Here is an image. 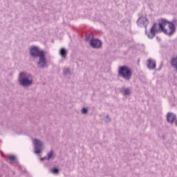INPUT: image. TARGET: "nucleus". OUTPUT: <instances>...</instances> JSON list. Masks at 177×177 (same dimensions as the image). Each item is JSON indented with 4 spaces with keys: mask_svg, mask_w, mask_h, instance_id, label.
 <instances>
[{
    "mask_svg": "<svg viewBox=\"0 0 177 177\" xmlns=\"http://www.w3.org/2000/svg\"><path fill=\"white\" fill-rule=\"evenodd\" d=\"M176 22H169L165 19H161L158 24L159 28L166 35H172L175 32ZM157 24H154L150 30V35H148L149 38H153L157 32Z\"/></svg>",
    "mask_w": 177,
    "mask_h": 177,
    "instance_id": "obj_1",
    "label": "nucleus"
},
{
    "mask_svg": "<svg viewBox=\"0 0 177 177\" xmlns=\"http://www.w3.org/2000/svg\"><path fill=\"white\" fill-rule=\"evenodd\" d=\"M31 56L39 57L38 64L39 67H45L46 66V59H45V53L42 50H39L37 47H32L30 49Z\"/></svg>",
    "mask_w": 177,
    "mask_h": 177,
    "instance_id": "obj_2",
    "label": "nucleus"
},
{
    "mask_svg": "<svg viewBox=\"0 0 177 177\" xmlns=\"http://www.w3.org/2000/svg\"><path fill=\"white\" fill-rule=\"evenodd\" d=\"M118 74L120 77L124 78V80H131V77H132V72L127 66L119 67Z\"/></svg>",
    "mask_w": 177,
    "mask_h": 177,
    "instance_id": "obj_3",
    "label": "nucleus"
},
{
    "mask_svg": "<svg viewBox=\"0 0 177 177\" xmlns=\"http://www.w3.org/2000/svg\"><path fill=\"white\" fill-rule=\"evenodd\" d=\"M19 82L23 86H28L32 84V79L31 76H27L24 73H20Z\"/></svg>",
    "mask_w": 177,
    "mask_h": 177,
    "instance_id": "obj_4",
    "label": "nucleus"
},
{
    "mask_svg": "<svg viewBox=\"0 0 177 177\" xmlns=\"http://www.w3.org/2000/svg\"><path fill=\"white\" fill-rule=\"evenodd\" d=\"M33 142L35 143V153H36V154H39V153L42 151V142L37 139L34 140Z\"/></svg>",
    "mask_w": 177,
    "mask_h": 177,
    "instance_id": "obj_5",
    "label": "nucleus"
},
{
    "mask_svg": "<svg viewBox=\"0 0 177 177\" xmlns=\"http://www.w3.org/2000/svg\"><path fill=\"white\" fill-rule=\"evenodd\" d=\"M90 45L91 46H92V48H101L102 47V41H100L98 39H92L90 42Z\"/></svg>",
    "mask_w": 177,
    "mask_h": 177,
    "instance_id": "obj_6",
    "label": "nucleus"
},
{
    "mask_svg": "<svg viewBox=\"0 0 177 177\" xmlns=\"http://www.w3.org/2000/svg\"><path fill=\"white\" fill-rule=\"evenodd\" d=\"M176 118V117L175 116V115L174 113H167V120L168 122H174V121H175Z\"/></svg>",
    "mask_w": 177,
    "mask_h": 177,
    "instance_id": "obj_7",
    "label": "nucleus"
},
{
    "mask_svg": "<svg viewBox=\"0 0 177 177\" xmlns=\"http://www.w3.org/2000/svg\"><path fill=\"white\" fill-rule=\"evenodd\" d=\"M148 62V68H149L150 70H153V68H156V61L149 59Z\"/></svg>",
    "mask_w": 177,
    "mask_h": 177,
    "instance_id": "obj_8",
    "label": "nucleus"
},
{
    "mask_svg": "<svg viewBox=\"0 0 177 177\" xmlns=\"http://www.w3.org/2000/svg\"><path fill=\"white\" fill-rule=\"evenodd\" d=\"M59 54L62 57H66V56L67 55V51H66V49L64 48H61Z\"/></svg>",
    "mask_w": 177,
    "mask_h": 177,
    "instance_id": "obj_9",
    "label": "nucleus"
},
{
    "mask_svg": "<svg viewBox=\"0 0 177 177\" xmlns=\"http://www.w3.org/2000/svg\"><path fill=\"white\" fill-rule=\"evenodd\" d=\"M8 158L10 161V162H15V161H16V156L13 155L9 156Z\"/></svg>",
    "mask_w": 177,
    "mask_h": 177,
    "instance_id": "obj_10",
    "label": "nucleus"
},
{
    "mask_svg": "<svg viewBox=\"0 0 177 177\" xmlns=\"http://www.w3.org/2000/svg\"><path fill=\"white\" fill-rule=\"evenodd\" d=\"M53 156V151H50L48 153V159L50 160V158H52Z\"/></svg>",
    "mask_w": 177,
    "mask_h": 177,
    "instance_id": "obj_11",
    "label": "nucleus"
},
{
    "mask_svg": "<svg viewBox=\"0 0 177 177\" xmlns=\"http://www.w3.org/2000/svg\"><path fill=\"white\" fill-rule=\"evenodd\" d=\"M124 95H129V93H131V91L128 88H126L124 90Z\"/></svg>",
    "mask_w": 177,
    "mask_h": 177,
    "instance_id": "obj_12",
    "label": "nucleus"
},
{
    "mask_svg": "<svg viewBox=\"0 0 177 177\" xmlns=\"http://www.w3.org/2000/svg\"><path fill=\"white\" fill-rule=\"evenodd\" d=\"M51 172H53V174H57L59 172V169L57 168H53Z\"/></svg>",
    "mask_w": 177,
    "mask_h": 177,
    "instance_id": "obj_13",
    "label": "nucleus"
},
{
    "mask_svg": "<svg viewBox=\"0 0 177 177\" xmlns=\"http://www.w3.org/2000/svg\"><path fill=\"white\" fill-rule=\"evenodd\" d=\"M82 114H86V113H88V109H86V108H83L82 109Z\"/></svg>",
    "mask_w": 177,
    "mask_h": 177,
    "instance_id": "obj_14",
    "label": "nucleus"
}]
</instances>
